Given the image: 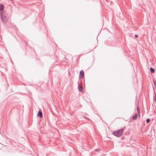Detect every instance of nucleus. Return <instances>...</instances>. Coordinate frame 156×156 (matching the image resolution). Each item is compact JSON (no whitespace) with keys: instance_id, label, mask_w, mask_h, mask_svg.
Returning a JSON list of instances; mask_svg holds the SVG:
<instances>
[{"instance_id":"nucleus-1","label":"nucleus","mask_w":156,"mask_h":156,"mask_svg":"<svg viewBox=\"0 0 156 156\" xmlns=\"http://www.w3.org/2000/svg\"><path fill=\"white\" fill-rule=\"evenodd\" d=\"M124 131V129L122 128L113 132L112 134L115 136L119 137L122 135Z\"/></svg>"},{"instance_id":"nucleus-2","label":"nucleus","mask_w":156,"mask_h":156,"mask_svg":"<svg viewBox=\"0 0 156 156\" xmlns=\"http://www.w3.org/2000/svg\"><path fill=\"white\" fill-rule=\"evenodd\" d=\"M136 110L137 114L136 113L134 115L133 117V120H136L138 117V115L139 118H140V109L139 106H137L136 107Z\"/></svg>"},{"instance_id":"nucleus-3","label":"nucleus","mask_w":156,"mask_h":156,"mask_svg":"<svg viewBox=\"0 0 156 156\" xmlns=\"http://www.w3.org/2000/svg\"><path fill=\"white\" fill-rule=\"evenodd\" d=\"M84 72L83 70H81L80 72L79 78L81 80L80 81H82V80L84 77Z\"/></svg>"},{"instance_id":"nucleus-4","label":"nucleus","mask_w":156,"mask_h":156,"mask_svg":"<svg viewBox=\"0 0 156 156\" xmlns=\"http://www.w3.org/2000/svg\"><path fill=\"white\" fill-rule=\"evenodd\" d=\"M78 89L80 92H82L83 91V88L82 86L78 82Z\"/></svg>"},{"instance_id":"nucleus-5","label":"nucleus","mask_w":156,"mask_h":156,"mask_svg":"<svg viewBox=\"0 0 156 156\" xmlns=\"http://www.w3.org/2000/svg\"><path fill=\"white\" fill-rule=\"evenodd\" d=\"M37 115L38 117L40 118H42L43 117L42 112L40 111H38L37 113Z\"/></svg>"},{"instance_id":"nucleus-6","label":"nucleus","mask_w":156,"mask_h":156,"mask_svg":"<svg viewBox=\"0 0 156 156\" xmlns=\"http://www.w3.org/2000/svg\"><path fill=\"white\" fill-rule=\"evenodd\" d=\"M1 18L2 19V18H8L7 17V15L4 13L1 14Z\"/></svg>"},{"instance_id":"nucleus-7","label":"nucleus","mask_w":156,"mask_h":156,"mask_svg":"<svg viewBox=\"0 0 156 156\" xmlns=\"http://www.w3.org/2000/svg\"><path fill=\"white\" fill-rule=\"evenodd\" d=\"M153 90L154 91V101L155 102H156V93L155 91V88L153 87Z\"/></svg>"},{"instance_id":"nucleus-8","label":"nucleus","mask_w":156,"mask_h":156,"mask_svg":"<svg viewBox=\"0 0 156 156\" xmlns=\"http://www.w3.org/2000/svg\"><path fill=\"white\" fill-rule=\"evenodd\" d=\"M2 21L5 23H6L8 21V18H2L1 19Z\"/></svg>"},{"instance_id":"nucleus-9","label":"nucleus","mask_w":156,"mask_h":156,"mask_svg":"<svg viewBox=\"0 0 156 156\" xmlns=\"http://www.w3.org/2000/svg\"><path fill=\"white\" fill-rule=\"evenodd\" d=\"M150 70L151 73H153L155 72V69L152 67L150 68Z\"/></svg>"},{"instance_id":"nucleus-10","label":"nucleus","mask_w":156,"mask_h":156,"mask_svg":"<svg viewBox=\"0 0 156 156\" xmlns=\"http://www.w3.org/2000/svg\"><path fill=\"white\" fill-rule=\"evenodd\" d=\"M4 6L3 4H0V11H2L4 9Z\"/></svg>"},{"instance_id":"nucleus-11","label":"nucleus","mask_w":156,"mask_h":156,"mask_svg":"<svg viewBox=\"0 0 156 156\" xmlns=\"http://www.w3.org/2000/svg\"><path fill=\"white\" fill-rule=\"evenodd\" d=\"M153 81L154 82L155 87H156V81L154 79H153Z\"/></svg>"},{"instance_id":"nucleus-12","label":"nucleus","mask_w":156,"mask_h":156,"mask_svg":"<svg viewBox=\"0 0 156 156\" xmlns=\"http://www.w3.org/2000/svg\"><path fill=\"white\" fill-rule=\"evenodd\" d=\"M150 121V119L149 118H148L146 119V122L147 123H149Z\"/></svg>"},{"instance_id":"nucleus-13","label":"nucleus","mask_w":156,"mask_h":156,"mask_svg":"<svg viewBox=\"0 0 156 156\" xmlns=\"http://www.w3.org/2000/svg\"><path fill=\"white\" fill-rule=\"evenodd\" d=\"M13 28L15 30V31L16 32H17V30H18L17 28H16V26H14L13 27Z\"/></svg>"},{"instance_id":"nucleus-14","label":"nucleus","mask_w":156,"mask_h":156,"mask_svg":"<svg viewBox=\"0 0 156 156\" xmlns=\"http://www.w3.org/2000/svg\"><path fill=\"white\" fill-rule=\"evenodd\" d=\"M100 148H98L97 149H96V150H95V151H100Z\"/></svg>"},{"instance_id":"nucleus-15","label":"nucleus","mask_w":156,"mask_h":156,"mask_svg":"<svg viewBox=\"0 0 156 156\" xmlns=\"http://www.w3.org/2000/svg\"><path fill=\"white\" fill-rule=\"evenodd\" d=\"M135 37L136 38H138V35L137 34H135Z\"/></svg>"},{"instance_id":"nucleus-16","label":"nucleus","mask_w":156,"mask_h":156,"mask_svg":"<svg viewBox=\"0 0 156 156\" xmlns=\"http://www.w3.org/2000/svg\"><path fill=\"white\" fill-rule=\"evenodd\" d=\"M125 138V137L124 136H122L121 138V139L122 140H123Z\"/></svg>"},{"instance_id":"nucleus-17","label":"nucleus","mask_w":156,"mask_h":156,"mask_svg":"<svg viewBox=\"0 0 156 156\" xmlns=\"http://www.w3.org/2000/svg\"><path fill=\"white\" fill-rule=\"evenodd\" d=\"M84 118H85V119H88V120H89V119H88V118H87V117H84Z\"/></svg>"},{"instance_id":"nucleus-18","label":"nucleus","mask_w":156,"mask_h":156,"mask_svg":"<svg viewBox=\"0 0 156 156\" xmlns=\"http://www.w3.org/2000/svg\"><path fill=\"white\" fill-rule=\"evenodd\" d=\"M154 105H155V103L154 104Z\"/></svg>"}]
</instances>
